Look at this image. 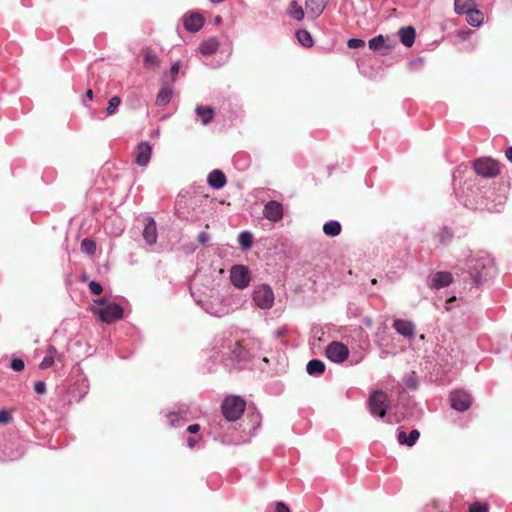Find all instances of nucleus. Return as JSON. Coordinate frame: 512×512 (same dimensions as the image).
<instances>
[{
  "mask_svg": "<svg viewBox=\"0 0 512 512\" xmlns=\"http://www.w3.org/2000/svg\"><path fill=\"white\" fill-rule=\"evenodd\" d=\"M142 236L147 244L153 245L156 243L157 238H158V233H157L156 222L153 218H151V217L145 218V225H144Z\"/></svg>",
  "mask_w": 512,
  "mask_h": 512,
  "instance_id": "9b49d317",
  "label": "nucleus"
},
{
  "mask_svg": "<svg viewBox=\"0 0 512 512\" xmlns=\"http://www.w3.org/2000/svg\"><path fill=\"white\" fill-rule=\"evenodd\" d=\"M245 407L246 402L241 397L232 395L223 400L221 410L225 419L233 422L242 416Z\"/></svg>",
  "mask_w": 512,
  "mask_h": 512,
  "instance_id": "f03ea898",
  "label": "nucleus"
},
{
  "mask_svg": "<svg viewBox=\"0 0 512 512\" xmlns=\"http://www.w3.org/2000/svg\"><path fill=\"white\" fill-rule=\"evenodd\" d=\"M86 97H88L90 100L93 99V91L91 89L86 91Z\"/></svg>",
  "mask_w": 512,
  "mask_h": 512,
  "instance_id": "5fc2aeb1",
  "label": "nucleus"
},
{
  "mask_svg": "<svg viewBox=\"0 0 512 512\" xmlns=\"http://www.w3.org/2000/svg\"><path fill=\"white\" fill-rule=\"evenodd\" d=\"M371 414L383 418L389 408L388 396L382 391H375L369 398Z\"/></svg>",
  "mask_w": 512,
  "mask_h": 512,
  "instance_id": "20e7f679",
  "label": "nucleus"
},
{
  "mask_svg": "<svg viewBox=\"0 0 512 512\" xmlns=\"http://www.w3.org/2000/svg\"><path fill=\"white\" fill-rule=\"evenodd\" d=\"M91 311L102 322L108 324L118 321L123 317L122 307L115 302L106 300L105 298L94 300V303L91 305Z\"/></svg>",
  "mask_w": 512,
  "mask_h": 512,
  "instance_id": "f257e3e1",
  "label": "nucleus"
},
{
  "mask_svg": "<svg viewBox=\"0 0 512 512\" xmlns=\"http://www.w3.org/2000/svg\"><path fill=\"white\" fill-rule=\"evenodd\" d=\"M347 46L351 49L362 48L365 46V41L358 38H351L348 40Z\"/></svg>",
  "mask_w": 512,
  "mask_h": 512,
  "instance_id": "4c0bfd02",
  "label": "nucleus"
},
{
  "mask_svg": "<svg viewBox=\"0 0 512 512\" xmlns=\"http://www.w3.org/2000/svg\"><path fill=\"white\" fill-rule=\"evenodd\" d=\"M54 357L46 355L40 363L41 369H48L54 364Z\"/></svg>",
  "mask_w": 512,
  "mask_h": 512,
  "instance_id": "58836bf2",
  "label": "nucleus"
},
{
  "mask_svg": "<svg viewBox=\"0 0 512 512\" xmlns=\"http://www.w3.org/2000/svg\"><path fill=\"white\" fill-rule=\"evenodd\" d=\"M232 361L241 362L249 358L248 350L239 342H235L233 347H228V352H225Z\"/></svg>",
  "mask_w": 512,
  "mask_h": 512,
  "instance_id": "2eb2a0df",
  "label": "nucleus"
},
{
  "mask_svg": "<svg viewBox=\"0 0 512 512\" xmlns=\"http://www.w3.org/2000/svg\"><path fill=\"white\" fill-rule=\"evenodd\" d=\"M473 1L472 0H455L454 1V8L455 12L457 14H466L468 11H470L473 7Z\"/></svg>",
  "mask_w": 512,
  "mask_h": 512,
  "instance_id": "bb28decb",
  "label": "nucleus"
},
{
  "mask_svg": "<svg viewBox=\"0 0 512 512\" xmlns=\"http://www.w3.org/2000/svg\"><path fill=\"white\" fill-rule=\"evenodd\" d=\"M11 368L14 371H22L24 369V362H23V360L20 359V358H14L11 361Z\"/></svg>",
  "mask_w": 512,
  "mask_h": 512,
  "instance_id": "a19ab883",
  "label": "nucleus"
},
{
  "mask_svg": "<svg viewBox=\"0 0 512 512\" xmlns=\"http://www.w3.org/2000/svg\"><path fill=\"white\" fill-rule=\"evenodd\" d=\"M204 309L207 313L216 317H221L227 314V309L223 306L214 307L212 304H206Z\"/></svg>",
  "mask_w": 512,
  "mask_h": 512,
  "instance_id": "7c9ffc66",
  "label": "nucleus"
},
{
  "mask_svg": "<svg viewBox=\"0 0 512 512\" xmlns=\"http://www.w3.org/2000/svg\"><path fill=\"white\" fill-rule=\"evenodd\" d=\"M230 279L235 287L239 289L246 288L250 282L249 271L243 265H236L231 269Z\"/></svg>",
  "mask_w": 512,
  "mask_h": 512,
  "instance_id": "6e6552de",
  "label": "nucleus"
},
{
  "mask_svg": "<svg viewBox=\"0 0 512 512\" xmlns=\"http://www.w3.org/2000/svg\"><path fill=\"white\" fill-rule=\"evenodd\" d=\"M238 242L243 249H249L252 246V234L248 231H243L238 236Z\"/></svg>",
  "mask_w": 512,
  "mask_h": 512,
  "instance_id": "c756f323",
  "label": "nucleus"
},
{
  "mask_svg": "<svg viewBox=\"0 0 512 512\" xmlns=\"http://www.w3.org/2000/svg\"><path fill=\"white\" fill-rule=\"evenodd\" d=\"M473 167L478 175L485 178H494L500 173L499 163L488 157L475 160Z\"/></svg>",
  "mask_w": 512,
  "mask_h": 512,
  "instance_id": "7ed1b4c3",
  "label": "nucleus"
},
{
  "mask_svg": "<svg viewBox=\"0 0 512 512\" xmlns=\"http://www.w3.org/2000/svg\"><path fill=\"white\" fill-rule=\"evenodd\" d=\"M57 353H58V351H57V349L54 346L50 345L47 348V355L48 356H53L54 357Z\"/></svg>",
  "mask_w": 512,
  "mask_h": 512,
  "instance_id": "09e8293b",
  "label": "nucleus"
},
{
  "mask_svg": "<svg viewBox=\"0 0 512 512\" xmlns=\"http://www.w3.org/2000/svg\"><path fill=\"white\" fill-rule=\"evenodd\" d=\"M204 22L205 20L201 14L190 13L184 17L183 24L187 31L197 32L203 27Z\"/></svg>",
  "mask_w": 512,
  "mask_h": 512,
  "instance_id": "f8f14e48",
  "label": "nucleus"
},
{
  "mask_svg": "<svg viewBox=\"0 0 512 512\" xmlns=\"http://www.w3.org/2000/svg\"><path fill=\"white\" fill-rule=\"evenodd\" d=\"M200 430V426L198 424L189 425L187 431L191 434H196Z\"/></svg>",
  "mask_w": 512,
  "mask_h": 512,
  "instance_id": "de8ad7c7",
  "label": "nucleus"
},
{
  "mask_svg": "<svg viewBox=\"0 0 512 512\" xmlns=\"http://www.w3.org/2000/svg\"><path fill=\"white\" fill-rule=\"evenodd\" d=\"M323 232L330 237L338 236L341 233V225L338 221H328L323 225Z\"/></svg>",
  "mask_w": 512,
  "mask_h": 512,
  "instance_id": "393cba45",
  "label": "nucleus"
},
{
  "mask_svg": "<svg viewBox=\"0 0 512 512\" xmlns=\"http://www.w3.org/2000/svg\"><path fill=\"white\" fill-rule=\"evenodd\" d=\"M89 288H90L91 292L95 295L101 294V292L103 290L102 286L98 282H95V281H92L89 283Z\"/></svg>",
  "mask_w": 512,
  "mask_h": 512,
  "instance_id": "79ce46f5",
  "label": "nucleus"
},
{
  "mask_svg": "<svg viewBox=\"0 0 512 512\" xmlns=\"http://www.w3.org/2000/svg\"><path fill=\"white\" fill-rule=\"evenodd\" d=\"M120 104H121V98L119 96H113L108 102V106L106 108L107 113L109 115L113 114L117 110V108L119 107Z\"/></svg>",
  "mask_w": 512,
  "mask_h": 512,
  "instance_id": "72a5a7b5",
  "label": "nucleus"
},
{
  "mask_svg": "<svg viewBox=\"0 0 512 512\" xmlns=\"http://www.w3.org/2000/svg\"><path fill=\"white\" fill-rule=\"evenodd\" d=\"M289 15L297 21H300L304 18V11L295 0L290 2Z\"/></svg>",
  "mask_w": 512,
  "mask_h": 512,
  "instance_id": "cd10ccee",
  "label": "nucleus"
},
{
  "mask_svg": "<svg viewBox=\"0 0 512 512\" xmlns=\"http://www.w3.org/2000/svg\"><path fill=\"white\" fill-rule=\"evenodd\" d=\"M144 66L149 70H155L160 65V59L152 52L150 48L143 49Z\"/></svg>",
  "mask_w": 512,
  "mask_h": 512,
  "instance_id": "6ab92c4d",
  "label": "nucleus"
},
{
  "mask_svg": "<svg viewBox=\"0 0 512 512\" xmlns=\"http://www.w3.org/2000/svg\"><path fill=\"white\" fill-rule=\"evenodd\" d=\"M298 41L304 46V47H311L313 45V40L310 35V33L307 30H299L296 33Z\"/></svg>",
  "mask_w": 512,
  "mask_h": 512,
  "instance_id": "c85d7f7f",
  "label": "nucleus"
},
{
  "mask_svg": "<svg viewBox=\"0 0 512 512\" xmlns=\"http://www.w3.org/2000/svg\"><path fill=\"white\" fill-rule=\"evenodd\" d=\"M420 433L418 430L414 429L412 430L409 435L407 436L404 431H400L398 433L397 439L400 444H405L407 446H413L416 441L419 439Z\"/></svg>",
  "mask_w": 512,
  "mask_h": 512,
  "instance_id": "412c9836",
  "label": "nucleus"
},
{
  "mask_svg": "<svg viewBox=\"0 0 512 512\" xmlns=\"http://www.w3.org/2000/svg\"><path fill=\"white\" fill-rule=\"evenodd\" d=\"M253 301L261 309H269L274 303V293L270 286L260 285L253 292Z\"/></svg>",
  "mask_w": 512,
  "mask_h": 512,
  "instance_id": "39448f33",
  "label": "nucleus"
},
{
  "mask_svg": "<svg viewBox=\"0 0 512 512\" xmlns=\"http://www.w3.org/2000/svg\"><path fill=\"white\" fill-rule=\"evenodd\" d=\"M12 420V415L8 410H1L0 411V423L1 424H8Z\"/></svg>",
  "mask_w": 512,
  "mask_h": 512,
  "instance_id": "ea45409f",
  "label": "nucleus"
},
{
  "mask_svg": "<svg viewBox=\"0 0 512 512\" xmlns=\"http://www.w3.org/2000/svg\"><path fill=\"white\" fill-rule=\"evenodd\" d=\"M453 300H455V297L450 298V299L448 300V302H451V301H453Z\"/></svg>",
  "mask_w": 512,
  "mask_h": 512,
  "instance_id": "13d9d810",
  "label": "nucleus"
},
{
  "mask_svg": "<svg viewBox=\"0 0 512 512\" xmlns=\"http://www.w3.org/2000/svg\"><path fill=\"white\" fill-rule=\"evenodd\" d=\"M394 329L406 338H413L415 336V326L411 321L396 319L393 323Z\"/></svg>",
  "mask_w": 512,
  "mask_h": 512,
  "instance_id": "4468645a",
  "label": "nucleus"
},
{
  "mask_svg": "<svg viewBox=\"0 0 512 512\" xmlns=\"http://www.w3.org/2000/svg\"><path fill=\"white\" fill-rule=\"evenodd\" d=\"M167 418L169 419V424L172 427L180 425V422L183 419L180 412H170L167 414Z\"/></svg>",
  "mask_w": 512,
  "mask_h": 512,
  "instance_id": "f704fd0d",
  "label": "nucleus"
},
{
  "mask_svg": "<svg viewBox=\"0 0 512 512\" xmlns=\"http://www.w3.org/2000/svg\"><path fill=\"white\" fill-rule=\"evenodd\" d=\"M210 239V236L207 232H201L199 235H198V241L201 243V244H206Z\"/></svg>",
  "mask_w": 512,
  "mask_h": 512,
  "instance_id": "a18cd8bd",
  "label": "nucleus"
},
{
  "mask_svg": "<svg viewBox=\"0 0 512 512\" xmlns=\"http://www.w3.org/2000/svg\"><path fill=\"white\" fill-rule=\"evenodd\" d=\"M81 251L93 255L96 252V244L93 240L85 238L81 242Z\"/></svg>",
  "mask_w": 512,
  "mask_h": 512,
  "instance_id": "2f4dec72",
  "label": "nucleus"
},
{
  "mask_svg": "<svg viewBox=\"0 0 512 512\" xmlns=\"http://www.w3.org/2000/svg\"><path fill=\"white\" fill-rule=\"evenodd\" d=\"M486 275H487L486 273L479 272V277L486 276Z\"/></svg>",
  "mask_w": 512,
  "mask_h": 512,
  "instance_id": "4d7b16f0",
  "label": "nucleus"
},
{
  "mask_svg": "<svg viewBox=\"0 0 512 512\" xmlns=\"http://www.w3.org/2000/svg\"><path fill=\"white\" fill-rule=\"evenodd\" d=\"M442 236H443V238L446 237L447 239L451 238V234L447 229L443 230Z\"/></svg>",
  "mask_w": 512,
  "mask_h": 512,
  "instance_id": "603ef678",
  "label": "nucleus"
},
{
  "mask_svg": "<svg viewBox=\"0 0 512 512\" xmlns=\"http://www.w3.org/2000/svg\"><path fill=\"white\" fill-rule=\"evenodd\" d=\"M208 184L214 189H220L226 184V177L220 170H214L208 175Z\"/></svg>",
  "mask_w": 512,
  "mask_h": 512,
  "instance_id": "f3484780",
  "label": "nucleus"
},
{
  "mask_svg": "<svg viewBox=\"0 0 512 512\" xmlns=\"http://www.w3.org/2000/svg\"><path fill=\"white\" fill-rule=\"evenodd\" d=\"M285 330H279L277 331V336H282L284 334Z\"/></svg>",
  "mask_w": 512,
  "mask_h": 512,
  "instance_id": "6e6d98bb",
  "label": "nucleus"
},
{
  "mask_svg": "<svg viewBox=\"0 0 512 512\" xmlns=\"http://www.w3.org/2000/svg\"><path fill=\"white\" fill-rule=\"evenodd\" d=\"M483 19H484V15L478 9L472 8L470 11H468L466 13V20H467L468 24L473 27L480 26L483 22Z\"/></svg>",
  "mask_w": 512,
  "mask_h": 512,
  "instance_id": "5701e85b",
  "label": "nucleus"
},
{
  "mask_svg": "<svg viewBox=\"0 0 512 512\" xmlns=\"http://www.w3.org/2000/svg\"><path fill=\"white\" fill-rule=\"evenodd\" d=\"M306 371L313 376H319L324 373L325 365L321 360L313 359L307 363Z\"/></svg>",
  "mask_w": 512,
  "mask_h": 512,
  "instance_id": "4be33fe9",
  "label": "nucleus"
},
{
  "mask_svg": "<svg viewBox=\"0 0 512 512\" xmlns=\"http://www.w3.org/2000/svg\"><path fill=\"white\" fill-rule=\"evenodd\" d=\"M385 38L383 35L375 36L369 40V48L374 51H378L384 47Z\"/></svg>",
  "mask_w": 512,
  "mask_h": 512,
  "instance_id": "473e14b6",
  "label": "nucleus"
},
{
  "mask_svg": "<svg viewBox=\"0 0 512 512\" xmlns=\"http://www.w3.org/2000/svg\"><path fill=\"white\" fill-rule=\"evenodd\" d=\"M34 390L37 394H44L46 391V384L43 381H37L34 384Z\"/></svg>",
  "mask_w": 512,
  "mask_h": 512,
  "instance_id": "37998d69",
  "label": "nucleus"
},
{
  "mask_svg": "<svg viewBox=\"0 0 512 512\" xmlns=\"http://www.w3.org/2000/svg\"><path fill=\"white\" fill-rule=\"evenodd\" d=\"M219 48V42L216 38H209L203 41L199 46V51L203 55H212Z\"/></svg>",
  "mask_w": 512,
  "mask_h": 512,
  "instance_id": "aec40b11",
  "label": "nucleus"
},
{
  "mask_svg": "<svg viewBox=\"0 0 512 512\" xmlns=\"http://www.w3.org/2000/svg\"><path fill=\"white\" fill-rule=\"evenodd\" d=\"M179 70H180V62L177 61L170 68V74L172 75V82L175 81V78H176L177 74L179 73Z\"/></svg>",
  "mask_w": 512,
  "mask_h": 512,
  "instance_id": "c03bdc74",
  "label": "nucleus"
},
{
  "mask_svg": "<svg viewBox=\"0 0 512 512\" xmlns=\"http://www.w3.org/2000/svg\"><path fill=\"white\" fill-rule=\"evenodd\" d=\"M195 443H196V441H195L194 438H191V437L188 438V445H189V447L193 448L195 446Z\"/></svg>",
  "mask_w": 512,
  "mask_h": 512,
  "instance_id": "864d4df0",
  "label": "nucleus"
},
{
  "mask_svg": "<svg viewBox=\"0 0 512 512\" xmlns=\"http://www.w3.org/2000/svg\"><path fill=\"white\" fill-rule=\"evenodd\" d=\"M54 361H55V362H62V361H63V354L58 352V353L54 356Z\"/></svg>",
  "mask_w": 512,
  "mask_h": 512,
  "instance_id": "3c124183",
  "label": "nucleus"
},
{
  "mask_svg": "<svg viewBox=\"0 0 512 512\" xmlns=\"http://www.w3.org/2000/svg\"><path fill=\"white\" fill-rule=\"evenodd\" d=\"M451 407L459 412H464L471 406V397L465 391H454L450 394Z\"/></svg>",
  "mask_w": 512,
  "mask_h": 512,
  "instance_id": "1a4fd4ad",
  "label": "nucleus"
},
{
  "mask_svg": "<svg viewBox=\"0 0 512 512\" xmlns=\"http://www.w3.org/2000/svg\"><path fill=\"white\" fill-rule=\"evenodd\" d=\"M505 155L507 159L512 163V146L506 150Z\"/></svg>",
  "mask_w": 512,
  "mask_h": 512,
  "instance_id": "8fccbe9b",
  "label": "nucleus"
},
{
  "mask_svg": "<svg viewBox=\"0 0 512 512\" xmlns=\"http://www.w3.org/2000/svg\"><path fill=\"white\" fill-rule=\"evenodd\" d=\"M262 213L268 221L279 222L283 219L284 207L280 202L270 200L264 204Z\"/></svg>",
  "mask_w": 512,
  "mask_h": 512,
  "instance_id": "0eeeda50",
  "label": "nucleus"
},
{
  "mask_svg": "<svg viewBox=\"0 0 512 512\" xmlns=\"http://www.w3.org/2000/svg\"><path fill=\"white\" fill-rule=\"evenodd\" d=\"M172 88L169 86H164L159 91L157 98H156V104L158 106H164L168 104L172 98Z\"/></svg>",
  "mask_w": 512,
  "mask_h": 512,
  "instance_id": "b1692460",
  "label": "nucleus"
},
{
  "mask_svg": "<svg viewBox=\"0 0 512 512\" xmlns=\"http://www.w3.org/2000/svg\"><path fill=\"white\" fill-rule=\"evenodd\" d=\"M452 282V275L449 272H437L430 276L428 285L434 289L448 286Z\"/></svg>",
  "mask_w": 512,
  "mask_h": 512,
  "instance_id": "ddd939ff",
  "label": "nucleus"
},
{
  "mask_svg": "<svg viewBox=\"0 0 512 512\" xmlns=\"http://www.w3.org/2000/svg\"><path fill=\"white\" fill-rule=\"evenodd\" d=\"M275 512H290V510L285 504L278 502L275 507Z\"/></svg>",
  "mask_w": 512,
  "mask_h": 512,
  "instance_id": "49530a36",
  "label": "nucleus"
},
{
  "mask_svg": "<svg viewBox=\"0 0 512 512\" xmlns=\"http://www.w3.org/2000/svg\"><path fill=\"white\" fill-rule=\"evenodd\" d=\"M152 146L147 141L138 144L135 151V162L139 166H146L151 158Z\"/></svg>",
  "mask_w": 512,
  "mask_h": 512,
  "instance_id": "9d476101",
  "label": "nucleus"
},
{
  "mask_svg": "<svg viewBox=\"0 0 512 512\" xmlns=\"http://www.w3.org/2000/svg\"><path fill=\"white\" fill-rule=\"evenodd\" d=\"M400 40L406 47L414 44L416 32L412 26L403 27L399 30Z\"/></svg>",
  "mask_w": 512,
  "mask_h": 512,
  "instance_id": "a211bd4d",
  "label": "nucleus"
},
{
  "mask_svg": "<svg viewBox=\"0 0 512 512\" xmlns=\"http://www.w3.org/2000/svg\"><path fill=\"white\" fill-rule=\"evenodd\" d=\"M325 353L332 362L342 363L348 358L349 350L343 343L334 341L327 346Z\"/></svg>",
  "mask_w": 512,
  "mask_h": 512,
  "instance_id": "423d86ee",
  "label": "nucleus"
},
{
  "mask_svg": "<svg viewBox=\"0 0 512 512\" xmlns=\"http://www.w3.org/2000/svg\"><path fill=\"white\" fill-rule=\"evenodd\" d=\"M196 113L201 117L202 124L207 125L213 118L214 110L211 107L197 106Z\"/></svg>",
  "mask_w": 512,
  "mask_h": 512,
  "instance_id": "a878e982",
  "label": "nucleus"
},
{
  "mask_svg": "<svg viewBox=\"0 0 512 512\" xmlns=\"http://www.w3.org/2000/svg\"><path fill=\"white\" fill-rule=\"evenodd\" d=\"M405 385L411 390H415L418 387V380L414 373L407 375L404 378Z\"/></svg>",
  "mask_w": 512,
  "mask_h": 512,
  "instance_id": "c9c22d12",
  "label": "nucleus"
},
{
  "mask_svg": "<svg viewBox=\"0 0 512 512\" xmlns=\"http://www.w3.org/2000/svg\"><path fill=\"white\" fill-rule=\"evenodd\" d=\"M489 508L486 503L475 502L470 505L469 512H488Z\"/></svg>",
  "mask_w": 512,
  "mask_h": 512,
  "instance_id": "e433bc0d",
  "label": "nucleus"
},
{
  "mask_svg": "<svg viewBox=\"0 0 512 512\" xmlns=\"http://www.w3.org/2000/svg\"><path fill=\"white\" fill-rule=\"evenodd\" d=\"M327 4V0H306L305 8L312 18L319 17L324 11Z\"/></svg>",
  "mask_w": 512,
  "mask_h": 512,
  "instance_id": "dca6fc26",
  "label": "nucleus"
}]
</instances>
